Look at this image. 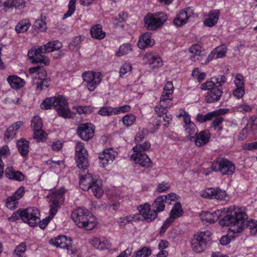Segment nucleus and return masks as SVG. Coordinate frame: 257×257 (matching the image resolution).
<instances>
[{
	"label": "nucleus",
	"instance_id": "f257e3e1",
	"mask_svg": "<svg viewBox=\"0 0 257 257\" xmlns=\"http://www.w3.org/2000/svg\"><path fill=\"white\" fill-rule=\"evenodd\" d=\"M221 216L222 218L219 221L220 226L236 227L232 231L234 232H241V226L244 222L245 213L235 207L217 210L213 212L204 211L200 214V217L202 221L210 223H214Z\"/></svg>",
	"mask_w": 257,
	"mask_h": 257
},
{
	"label": "nucleus",
	"instance_id": "f03ea898",
	"mask_svg": "<svg viewBox=\"0 0 257 257\" xmlns=\"http://www.w3.org/2000/svg\"><path fill=\"white\" fill-rule=\"evenodd\" d=\"M73 220L79 228H85L86 230H91L97 224L96 219L87 209L78 208L73 211L71 214Z\"/></svg>",
	"mask_w": 257,
	"mask_h": 257
},
{
	"label": "nucleus",
	"instance_id": "7ed1b4c3",
	"mask_svg": "<svg viewBox=\"0 0 257 257\" xmlns=\"http://www.w3.org/2000/svg\"><path fill=\"white\" fill-rule=\"evenodd\" d=\"M39 210L35 207L19 209L14 212L8 220L15 222L21 218L24 222L28 223L30 226L34 227L36 226L37 222L39 221Z\"/></svg>",
	"mask_w": 257,
	"mask_h": 257
},
{
	"label": "nucleus",
	"instance_id": "20e7f679",
	"mask_svg": "<svg viewBox=\"0 0 257 257\" xmlns=\"http://www.w3.org/2000/svg\"><path fill=\"white\" fill-rule=\"evenodd\" d=\"M79 185L81 189L87 191L91 189L94 196L96 198H100L103 194V191L101 188L102 181L98 178H94L91 174L87 173L85 175H80Z\"/></svg>",
	"mask_w": 257,
	"mask_h": 257
},
{
	"label": "nucleus",
	"instance_id": "39448f33",
	"mask_svg": "<svg viewBox=\"0 0 257 257\" xmlns=\"http://www.w3.org/2000/svg\"><path fill=\"white\" fill-rule=\"evenodd\" d=\"M167 15L163 12L154 14L148 13L144 17L145 26L148 30L154 31L161 28L167 20Z\"/></svg>",
	"mask_w": 257,
	"mask_h": 257
},
{
	"label": "nucleus",
	"instance_id": "423d86ee",
	"mask_svg": "<svg viewBox=\"0 0 257 257\" xmlns=\"http://www.w3.org/2000/svg\"><path fill=\"white\" fill-rule=\"evenodd\" d=\"M211 168L215 172H220L223 175H232L235 171V166L233 163L224 158H218L214 161Z\"/></svg>",
	"mask_w": 257,
	"mask_h": 257
},
{
	"label": "nucleus",
	"instance_id": "0eeeda50",
	"mask_svg": "<svg viewBox=\"0 0 257 257\" xmlns=\"http://www.w3.org/2000/svg\"><path fill=\"white\" fill-rule=\"evenodd\" d=\"M88 155L87 151L84 147V144L78 142L75 147V160L77 166L84 171L89 166Z\"/></svg>",
	"mask_w": 257,
	"mask_h": 257
},
{
	"label": "nucleus",
	"instance_id": "6e6552de",
	"mask_svg": "<svg viewBox=\"0 0 257 257\" xmlns=\"http://www.w3.org/2000/svg\"><path fill=\"white\" fill-rule=\"evenodd\" d=\"M209 232H201L194 235L191 240V248L196 252L200 253L206 248Z\"/></svg>",
	"mask_w": 257,
	"mask_h": 257
},
{
	"label": "nucleus",
	"instance_id": "1a4fd4ad",
	"mask_svg": "<svg viewBox=\"0 0 257 257\" xmlns=\"http://www.w3.org/2000/svg\"><path fill=\"white\" fill-rule=\"evenodd\" d=\"M45 53L43 51H40V47L36 46L30 50L28 53V56L33 63H40L42 67L48 65L50 60L48 58L43 55Z\"/></svg>",
	"mask_w": 257,
	"mask_h": 257
},
{
	"label": "nucleus",
	"instance_id": "9d476101",
	"mask_svg": "<svg viewBox=\"0 0 257 257\" xmlns=\"http://www.w3.org/2000/svg\"><path fill=\"white\" fill-rule=\"evenodd\" d=\"M100 74L98 72H88L82 75L84 82L87 83V87L90 91L95 90L96 86L100 83Z\"/></svg>",
	"mask_w": 257,
	"mask_h": 257
},
{
	"label": "nucleus",
	"instance_id": "9b49d317",
	"mask_svg": "<svg viewBox=\"0 0 257 257\" xmlns=\"http://www.w3.org/2000/svg\"><path fill=\"white\" fill-rule=\"evenodd\" d=\"M140 214H141L144 219L147 222H151L155 220L158 216V213L150 209V205L149 203H146L144 205H140L137 207Z\"/></svg>",
	"mask_w": 257,
	"mask_h": 257
},
{
	"label": "nucleus",
	"instance_id": "f8f14e48",
	"mask_svg": "<svg viewBox=\"0 0 257 257\" xmlns=\"http://www.w3.org/2000/svg\"><path fill=\"white\" fill-rule=\"evenodd\" d=\"M59 103L63 105L66 104V99L63 96L47 98L41 103L40 106L41 108L45 109L56 108Z\"/></svg>",
	"mask_w": 257,
	"mask_h": 257
},
{
	"label": "nucleus",
	"instance_id": "ddd939ff",
	"mask_svg": "<svg viewBox=\"0 0 257 257\" xmlns=\"http://www.w3.org/2000/svg\"><path fill=\"white\" fill-rule=\"evenodd\" d=\"M203 198L223 200L226 196L225 191L220 188H207L203 191L201 194Z\"/></svg>",
	"mask_w": 257,
	"mask_h": 257
},
{
	"label": "nucleus",
	"instance_id": "4468645a",
	"mask_svg": "<svg viewBox=\"0 0 257 257\" xmlns=\"http://www.w3.org/2000/svg\"><path fill=\"white\" fill-rule=\"evenodd\" d=\"M50 79L47 77L46 71L42 70L39 73V78L35 77L33 83L36 84V90L41 91L50 86Z\"/></svg>",
	"mask_w": 257,
	"mask_h": 257
},
{
	"label": "nucleus",
	"instance_id": "2eb2a0df",
	"mask_svg": "<svg viewBox=\"0 0 257 257\" xmlns=\"http://www.w3.org/2000/svg\"><path fill=\"white\" fill-rule=\"evenodd\" d=\"M94 133V130L91 124L83 123L80 125L77 128V134L80 138L87 141L90 139Z\"/></svg>",
	"mask_w": 257,
	"mask_h": 257
},
{
	"label": "nucleus",
	"instance_id": "dca6fc26",
	"mask_svg": "<svg viewBox=\"0 0 257 257\" xmlns=\"http://www.w3.org/2000/svg\"><path fill=\"white\" fill-rule=\"evenodd\" d=\"M210 138L208 130H205L198 133L196 136H192L189 138L190 141H194L197 147H201L206 144Z\"/></svg>",
	"mask_w": 257,
	"mask_h": 257
},
{
	"label": "nucleus",
	"instance_id": "f3484780",
	"mask_svg": "<svg viewBox=\"0 0 257 257\" xmlns=\"http://www.w3.org/2000/svg\"><path fill=\"white\" fill-rule=\"evenodd\" d=\"M131 157L136 163L140 164L142 167L148 168L151 166L152 162L148 156L143 152H134Z\"/></svg>",
	"mask_w": 257,
	"mask_h": 257
},
{
	"label": "nucleus",
	"instance_id": "a211bd4d",
	"mask_svg": "<svg viewBox=\"0 0 257 257\" xmlns=\"http://www.w3.org/2000/svg\"><path fill=\"white\" fill-rule=\"evenodd\" d=\"M50 243L61 248H66L69 250L72 247V239L65 235H59L53 240L51 239Z\"/></svg>",
	"mask_w": 257,
	"mask_h": 257
},
{
	"label": "nucleus",
	"instance_id": "6ab92c4d",
	"mask_svg": "<svg viewBox=\"0 0 257 257\" xmlns=\"http://www.w3.org/2000/svg\"><path fill=\"white\" fill-rule=\"evenodd\" d=\"M151 33L146 32L140 38L138 42V46L139 48L144 49L148 47H151L154 45L155 41L151 38Z\"/></svg>",
	"mask_w": 257,
	"mask_h": 257
},
{
	"label": "nucleus",
	"instance_id": "aec40b11",
	"mask_svg": "<svg viewBox=\"0 0 257 257\" xmlns=\"http://www.w3.org/2000/svg\"><path fill=\"white\" fill-rule=\"evenodd\" d=\"M223 91L217 87L208 91L206 94L205 100L208 103H213L220 100Z\"/></svg>",
	"mask_w": 257,
	"mask_h": 257
},
{
	"label": "nucleus",
	"instance_id": "412c9836",
	"mask_svg": "<svg viewBox=\"0 0 257 257\" xmlns=\"http://www.w3.org/2000/svg\"><path fill=\"white\" fill-rule=\"evenodd\" d=\"M111 150L106 149L104 150L102 154H99V162L101 164V166L104 167L107 164L112 162L115 159V155Z\"/></svg>",
	"mask_w": 257,
	"mask_h": 257
},
{
	"label": "nucleus",
	"instance_id": "4be33fe9",
	"mask_svg": "<svg viewBox=\"0 0 257 257\" xmlns=\"http://www.w3.org/2000/svg\"><path fill=\"white\" fill-rule=\"evenodd\" d=\"M225 113L224 109H219L217 110L207 113L205 115L198 114L196 116V120L200 122H204L207 120H211L213 117H215V116L222 115Z\"/></svg>",
	"mask_w": 257,
	"mask_h": 257
},
{
	"label": "nucleus",
	"instance_id": "5701e85b",
	"mask_svg": "<svg viewBox=\"0 0 257 257\" xmlns=\"http://www.w3.org/2000/svg\"><path fill=\"white\" fill-rule=\"evenodd\" d=\"M5 175L10 179L22 181L24 180L25 176L20 171H15L13 167H8L5 170Z\"/></svg>",
	"mask_w": 257,
	"mask_h": 257
},
{
	"label": "nucleus",
	"instance_id": "b1692460",
	"mask_svg": "<svg viewBox=\"0 0 257 257\" xmlns=\"http://www.w3.org/2000/svg\"><path fill=\"white\" fill-rule=\"evenodd\" d=\"M40 51H43L45 53H50L55 50H58L62 47V43L59 41H53L45 45L41 46Z\"/></svg>",
	"mask_w": 257,
	"mask_h": 257
},
{
	"label": "nucleus",
	"instance_id": "393cba45",
	"mask_svg": "<svg viewBox=\"0 0 257 257\" xmlns=\"http://www.w3.org/2000/svg\"><path fill=\"white\" fill-rule=\"evenodd\" d=\"M219 11L215 10L211 11L208 14V18L204 21L205 26L211 27L217 23L219 16Z\"/></svg>",
	"mask_w": 257,
	"mask_h": 257
},
{
	"label": "nucleus",
	"instance_id": "a878e982",
	"mask_svg": "<svg viewBox=\"0 0 257 257\" xmlns=\"http://www.w3.org/2000/svg\"><path fill=\"white\" fill-rule=\"evenodd\" d=\"M64 192H61V190L58 191L57 192V196L53 200H51L52 204L50 205V209L49 211V213L51 216L54 217V216L57 213L58 211V208L59 206V200L61 199L63 200V193Z\"/></svg>",
	"mask_w": 257,
	"mask_h": 257
},
{
	"label": "nucleus",
	"instance_id": "bb28decb",
	"mask_svg": "<svg viewBox=\"0 0 257 257\" xmlns=\"http://www.w3.org/2000/svg\"><path fill=\"white\" fill-rule=\"evenodd\" d=\"M17 147L21 155L23 157H27L29 153V142L24 138L17 141Z\"/></svg>",
	"mask_w": 257,
	"mask_h": 257
},
{
	"label": "nucleus",
	"instance_id": "cd10ccee",
	"mask_svg": "<svg viewBox=\"0 0 257 257\" xmlns=\"http://www.w3.org/2000/svg\"><path fill=\"white\" fill-rule=\"evenodd\" d=\"M166 197L163 196H158L152 204L153 209L159 213L164 210L165 207V200Z\"/></svg>",
	"mask_w": 257,
	"mask_h": 257
},
{
	"label": "nucleus",
	"instance_id": "c85d7f7f",
	"mask_svg": "<svg viewBox=\"0 0 257 257\" xmlns=\"http://www.w3.org/2000/svg\"><path fill=\"white\" fill-rule=\"evenodd\" d=\"M68 102L66 100V104H61L60 103L58 104L56 110L60 116L63 117L65 118L71 117V111L69 108L67 107Z\"/></svg>",
	"mask_w": 257,
	"mask_h": 257
},
{
	"label": "nucleus",
	"instance_id": "c756f323",
	"mask_svg": "<svg viewBox=\"0 0 257 257\" xmlns=\"http://www.w3.org/2000/svg\"><path fill=\"white\" fill-rule=\"evenodd\" d=\"M7 80L11 87L15 89H18L23 86L25 83L22 79L15 75L9 76Z\"/></svg>",
	"mask_w": 257,
	"mask_h": 257
},
{
	"label": "nucleus",
	"instance_id": "7c9ffc66",
	"mask_svg": "<svg viewBox=\"0 0 257 257\" xmlns=\"http://www.w3.org/2000/svg\"><path fill=\"white\" fill-rule=\"evenodd\" d=\"M91 35L92 38L101 40L104 38L105 33L102 30V26L97 24L92 27L90 30Z\"/></svg>",
	"mask_w": 257,
	"mask_h": 257
},
{
	"label": "nucleus",
	"instance_id": "2f4dec72",
	"mask_svg": "<svg viewBox=\"0 0 257 257\" xmlns=\"http://www.w3.org/2000/svg\"><path fill=\"white\" fill-rule=\"evenodd\" d=\"M172 93L163 90L160 101L162 106L171 107L173 104L171 98Z\"/></svg>",
	"mask_w": 257,
	"mask_h": 257
},
{
	"label": "nucleus",
	"instance_id": "473e14b6",
	"mask_svg": "<svg viewBox=\"0 0 257 257\" xmlns=\"http://www.w3.org/2000/svg\"><path fill=\"white\" fill-rule=\"evenodd\" d=\"M30 25L29 20H23L18 23L16 26L15 30L18 33H24L28 30Z\"/></svg>",
	"mask_w": 257,
	"mask_h": 257
},
{
	"label": "nucleus",
	"instance_id": "72a5a7b5",
	"mask_svg": "<svg viewBox=\"0 0 257 257\" xmlns=\"http://www.w3.org/2000/svg\"><path fill=\"white\" fill-rule=\"evenodd\" d=\"M245 218L244 219V222L242 223L243 225L241 226V231L243 229V228L245 227L246 225L247 227H249L251 230L250 232L252 235H257V221H255L253 220H250V221H247L245 222V220L246 219V215L245 214Z\"/></svg>",
	"mask_w": 257,
	"mask_h": 257
},
{
	"label": "nucleus",
	"instance_id": "f704fd0d",
	"mask_svg": "<svg viewBox=\"0 0 257 257\" xmlns=\"http://www.w3.org/2000/svg\"><path fill=\"white\" fill-rule=\"evenodd\" d=\"M133 46L131 44H125L120 46L118 51L116 53L117 56L120 57L129 53L133 50Z\"/></svg>",
	"mask_w": 257,
	"mask_h": 257
},
{
	"label": "nucleus",
	"instance_id": "c9c22d12",
	"mask_svg": "<svg viewBox=\"0 0 257 257\" xmlns=\"http://www.w3.org/2000/svg\"><path fill=\"white\" fill-rule=\"evenodd\" d=\"M43 122L41 117L38 115L34 116L31 120V126L33 131L42 128Z\"/></svg>",
	"mask_w": 257,
	"mask_h": 257
},
{
	"label": "nucleus",
	"instance_id": "e433bc0d",
	"mask_svg": "<svg viewBox=\"0 0 257 257\" xmlns=\"http://www.w3.org/2000/svg\"><path fill=\"white\" fill-rule=\"evenodd\" d=\"M183 213L181 205L180 202L176 203L173 207L170 214L174 216L175 218L181 216Z\"/></svg>",
	"mask_w": 257,
	"mask_h": 257
},
{
	"label": "nucleus",
	"instance_id": "4c0bfd02",
	"mask_svg": "<svg viewBox=\"0 0 257 257\" xmlns=\"http://www.w3.org/2000/svg\"><path fill=\"white\" fill-rule=\"evenodd\" d=\"M33 131V137L37 142H43L46 139L47 134L42 128Z\"/></svg>",
	"mask_w": 257,
	"mask_h": 257
},
{
	"label": "nucleus",
	"instance_id": "58836bf2",
	"mask_svg": "<svg viewBox=\"0 0 257 257\" xmlns=\"http://www.w3.org/2000/svg\"><path fill=\"white\" fill-rule=\"evenodd\" d=\"M26 250V244L25 242H21L18 245L13 251V255L18 257H22V254L24 253Z\"/></svg>",
	"mask_w": 257,
	"mask_h": 257
},
{
	"label": "nucleus",
	"instance_id": "ea45409f",
	"mask_svg": "<svg viewBox=\"0 0 257 257\" xmlns=\"http://www.w3.org/2000/svg\"><path fill=\"white\" fill-rule=\"evenodd\" d=\"M98 113L103 116H110L114 114L113 107L105 106L101 108L98 111Z\"/></svg>",
	"mask_w": 257,
	"mask_h": 257
},
{
	"label": "nucleus",
	"instance_id": "a19ab883",
	"mask_svg": "<svg viewBox=\"0 0 257 257\" xmlns=\"http://www.w3.org/2000/svg\"><path fill=\"white\" fill-rule=\"evenodd\" d=\"M151 147V144L149 142H146L140 145H137L136 146L133 148L134 152H142V151H146L148 150Z\"/></svg>",
	"mask_w": 257,
	"mask_h": 257
},
{
	"label": "nucleus",
	"instance_id": "79ce46f5",
	"mask_svg": "<svg viewBox=\"0 0 257 257\" xmlns=\"http://www.w3.org/2000/svg\"><path fill=\"white\" fill-rule=\"evenodd\" d=\"M75 3L76 0H70L69 5H68V10L67 12L64 15L63 19L68 18V17L71 16L75 10Z\"/></svg>",
	"mask_w": 257,
	"mask_h": 257
},
{
	"label": "nucleus",
	"instance_id": "37998d69",
	"mask_svg": "<svg viewBox=\"0 0 257 257\" xmlns=\"http://www.w3.org/2000/svg\"><path fill=\"white\" fill-rule=\"evenodd\" d=\"M136 120V117L132 114H126L122 118L123 124L127 126L132 125Z\"/></svg>",
	"mask_w": 257,
	"mask_h": 257
},
{
	"label": "nucleus",
	"instance_id": "c03bdc74",
	"mask_svg": "<svg viewBox=\"0 0 257 257\" xmlns=\"http://www.w3.org/2000/svg\"><path fill=\"white\" fill-rule=\"evenodd\" d=\"M187 126L185 128L187 133L188 134L189 138L192 137L191 135H195L194 136H196L198 134V131L195 123H189Z\"/></svg>",
	"mask_w": 257,
	"mask_h": 257
},
{
	"label": "nucleus",
	"instance_id": "a18cd8bd",
	"mask_svg": "<svg viewBox=\"0 0 257 257\" xmlns=\"http://www.w3.org/2000/svg\"><path fill=\"white\" fill-rule=\"evenodd\" d=\"M151 62L150 63V66L153 69H156L160 67L163 64V62L161 58L158 56H152L151 58Z\"/></svg>",
	"mask_w": 257,
	"mask_h": 257
},
{
	"label": "nucleus",
	"instance_id": "49530a36",
	"mask_svg": "<svg viewBox=\"0 0 257 257\" xmlns=\"http://www.w3.org/2000/svg\"><path fill=\"white\" fill-rule=\"evenodd\" d=\"M151 250L148 247H144L136 252V257H147L151 254Z\"/></svg>",
	"mask_w": 257,
	"mask_h": 257
},
{
	"label": "nucleus",
	"instance_id": "de8ad7c7",
	"mask_svg": "<svg viewBox=\"0 0 257 257\" xmlns=\"http://www.w3.org/2000/svg\"><path fill=\"white\" fill-rule=\"evenodd\" d=\"M33 26L41 32H44L47 29L46 23L42 20H36Z\"/></svg>",
	"mask_w": 257,
	"mask_h": 257
},
{
	"label": "nucleus",
	"instance_id": "09e8293b",
	"mask_svg": "<svg viewBox=\"0 0 257 257\" xmlns=\"http://www.w3.org/2000/svg\"><path fill=\"white\" fill-rule=\"evenodd\" d=\"M18 203V201H16V199L14 198V197H9L6 200V206L10 209H15Z\"/></svg>",
	"mask_w": 257,
	"mask_h": 257
},
{
	"label": "nucleus",
	"instance_id": "8fccbe9b",
	"mask_svg": "<svg viewBox=\"0 0 257 257\" xmlns=\"http://www.w3.org/2000/svg\"><path fill=\"white\" fill-rule=\"evenodd\" d=\"M134 219V216H127L120 218L118 220L117 222L119 226H123L126 225L127 224H128L130 222H131Z\"/></svg>",
	"mask_w": 257,
	"mask_h": 257
},
{
	"label": "nucleus",
	"instance_id": "3c124183",
	"mask_svg": "<svg viewBox=\"0 0 257 257\" xmlns=\"http://www.w3.org/2000/svg\"><path fill=\"white\" fill-rule=\"evenodd\" d=\"M169 107L162 106V104L160 103L159 106H156L155 107V110L159 116H163L164 114H167L168 111L167 108Z\"/></svg>",
	"mask_w": 257,
	"mask_h": 257
},
{
	"label": "nucleus",
	"instance_id": "603ef678",
	"mask_svg": "<svg viewBox=\"0 0 257 257\" xmlns=\"http://www.w3.org/2000/svg\"><path fill=\"white\" fill-rule=\"evenodd\" d=\"M130 106L127 104L119 107H113L114 114L128 112L130 110Z\"/></svg>",
	"mask_w": 257,
	"mask_h": 257
},
{
	"label": "nucleus",
	"instance_id": "864d4df0",
	"mask_svg": "<svg viewBox=\"0 0 257 257\" xmlns=\"http://www.w3.org/2000/svg\"><path fill=\"white\" fill-rule=\"evenodd\" d=\"M25 192V188L23 186H21L11 197H14V198L18 201L24 196Z\"/></svg>",
	"mask_w": 257,
	"mask_h": 257
},
{
	"label": "nucleus",
	"instance_id": "5fc2aeb1",
	"mask_svg": "<svg viewBox=\"0 0 257 257\" xmlns=\"http://www.w3.org/2000/svg\"><path fill=\"white\" fill-rule=\"evenodd\" d=\"M132 68V67L130 64L124 63L120 69V76L123 77L124 75L126 74L127 72H131Z\"/></svg>",
	"mask_w": 257,
	"mask_h": 257
},
{
	"label": "nucleus",
	"instance_id": "6e6d98bb",
	"mask_svg": "<svg viewBox=\"0 0 257 257\" xmlns=\"http://www.w3.org/2000/svg\"><path fill=\"white\" fill-rule=\"evenodd\" d=\"M217 52L216 58H220L223 57L226 53V47L225 45H221L216 48Z\"/></svg>",
	"mask_w": 257,
	"mask_h": 257
},
{
	"label": "nucleus",
	"instance_id": "4d7b16f0",
	"mask_svg": "<svg viewBox=\"0 0 257 257\" xmlns=\"http://www.w3.org/2000/svg\"><path fill=\"white\" fill-rule=\"evenodd\" d=\"M53 216H51V215H49V216L46 217L45 218L43 219L42 221L40 220V219L39 218V221L37 222L36 223V226L39 224V227L41 229H45L47 225L48 224L49 222L52 218H53Z\"/></svg>",
	"mask_w": 257,
	"mask_h": 257
},
{
	"label": "nucleus",
	"instance_id": "13d9d810",
	"mask_svg": "<svg viewBox=\"0 0 257 257\" xmlns=\"http://www.w3.org/2000/svg\"><path fill=\"white\" fill-rule=\"evenodd\" d=\"M213 84V82L210 81H207L205 83L201 84L200 88L201 90H207L208 91L212 90L214 88H216Z\"/></svg>",
	"mask_w": 257,
	"mask_h": 257
},
{
	"label": "nucleus",
	"instance_id": "bf43d9fd",
	"mask_svg": "<svg viewBox=\"0 0 257 257\" xmlns=\"http://www.w3.org/2000/svg\"><path fill=\"white\" fill-rule=\"evenodd\" d=\"M201 48L199 45H193L189 48V52L192 54H194L195 55H200Z\"/></svg>",
	"mask_w": 257,
	"mask_h": 257
},
{
	"label": "nucleus",
	"instance_id": "052dcab7",
	"mask_svg": "<svg viewBox=\"0 0 257 257\" xmlns=\"http://www.w3.org/2000/svg\"><path fill=\"white\" fill-rule=\"evenodd\" d=\"M127 18V13L125 12H122L118 14L117 16L114 18V21L117 23L123 22L126 20Z\"/></svg>",
	"mask_w": 257,
	"mask_h": 257
},
{
	"label": "nucleus",
	"instance_id": "680f3d73",
	"mask_svg": "<svg viewBox=\"0 0 257 257\" xmlns=\"http://www.w3.org/2000/svg\"><path fill=\"white\" fill-rule=\"evenodd\" d=\"M233 94L237 98H241L244 94V87H236V88L233 91Z\"/></svg>",
	"mask_w": 257,
	"mask_h": 257
},
{
	"label": "nucleus",
	"instance_id": "e2e57ef3",
	"mask_svg": "<svg viewBox=\"0 0 257 257\" xmlns=\"http://www.w3.org/2000/svg\"><path fill=\"white\" fill-rule=\"evenodd\" d=\"M234 83L236 87H243V77L240 74H237L234 80Z\"/></svg>",
	"mask_w": 257,
	"mask_h": 257
},
{
	"label": "nucleus",
	"instance_id": "0e129e2a",
	"mask_svg": "<svg viewBox=\"0 0 257 257\" xmlns=\"http://www.w3.org/2000/svg\"><path fill=\"white\" fill-rule=\"evenodd\" d=\"M147 132V130L143 128L135 137V141L137 144L140 143L145 138V134Z\"/></svg>",
	"mask_w": 257,
	"mask_h": 257
},
{
	"label": "nucleus",
	"instance_id": "69168bd1",
	"mask_svg": "<svg viewBox=\"0 0 257 257\" xmlns=\"http://www.w3.org/2000/svg\"><path fill=\"white\" fill-rule=\"evenodd\" d=\"M15 135L16 132L11 126L7 128V131L5 133V136L8 139H13L15 137Z\"/></svg>",
	"mask_w": 257,
	"mask_h": 257
},
{
	"label": "nucleus",
	"instance_id": "338daca9",
	"mask_svg": "<svg viewBox=\"0 0 257 257\" xmlns=\"http://www.w3.org/2000/svg\"><path fill=\"white\" fill-rule=\"evenodd\" d=\"M237 109L239 111L244 113L251 111V107L246 103H243L238 106Z\"/></svg>",
	"mask_w": 257,
	"mask_h": 257
},
{
	"label": "nucleus",
	"instance_id": "774afa93",
	"mask_svg": "<svg viewBox=\"0 0 257 257\" xmlns=\"http://www.w3.org/2000/svg\"><path fill=\"white\" fill-rule=\"evenodd\" d=\"M81 37L77 36L75 37L72 41L71 44L69 45L70 49H73V47H75L79 45L81 42Z\"/></svg>",
	"mask_w": 257,
	"mask_h": 257
}]
</instances>
